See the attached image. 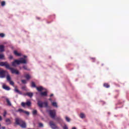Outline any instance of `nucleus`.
Segmentation results:
<instances>
[{"mask_svg":"<svg viewBox=\"0 0 129 129\" xmlns=\"http://www.w3.org/2000/svg\"><path fill=\"white\" fill-rule=\"evenodd\" d=\"M15 123L17 124V125H20L22 128H26L27 127V125L26 124V122L23 121L22 119L20 118H16L15 119Z\"/></svg>","mask_w":129,"mask_h":129,"instance_id":"1","label":"nucleus"},{"mask_svg":"<svg viewBox=\"0 0 129 129\" xmlns=\"http://www.w3.org/2000/svg\"><path fill=\"white\" fill-rule=\"evenodd\" d=\"M8 73V71L0 68V78H5Z\"/></svg>","mask_w":129,"mask_h":129,"instance_id":"2","label":"nucleus"},{"mask_svg":"<svg viewBox=\"0 0 129 129\" xmlns=\"http://www.w3.org/2000/svg\"><path fill=\"white\" fill-rule=\"evenodd\" d=\"M48 113L51 118H55L56 116V111L55 110H50L48 111Z\"/></svg>","mask_w":129,"mask_h":129,"instance_id":"3","label":"nucleus"},{"mask_svg":"<svg viewBox=\"0 0 129 129\" xmlns=\"http://www.w3.org/2000/svg\"><path fill=\"white\" fill-rule=\"evenodd\" d=\"M0 66H2V67L5 66L7 69H9V68H10V64L7 61H6V62H3V61L0 62Z\"/></svg>","mask_w":129,"mask_h":129,"instance_id":"4","label":"nucleus"},{"mask_svg":"<svg viewBox=\"0 0 129 129\" xmlns=\"http://www.w3.org/2000/svg\"><path fill=\"white\" fill-rule=\"evenodd\" d=\"M49 125L52 129H59V127L57 126V125L54 123L53 121H50L49 122Z\"/></svg>","mask_w":129,"mask_h":129,"instance_id":"5","label":"nucleus"},{"mask_svg":"<svg viewBox=\"0 0 129 129\" xmlns=\"http://www.w3.org/2000/svg\"><path fill=\"white\" fill-rule=\"evenodd\" d=\"M9 70H11L12 74H16L17 75H19V71L14 69V68H11L10 67L9 69Z\"/></svg>","mask_w":129,"mask_h":129,"instance_id":"6","label":"nucleus"},{"mask_svg":"<svg viewBox=\"0 0 129 129\" xmlns=\"http://www.w3.org/2000/svg\"><path fill=\"white\" fill-rule=\"evenodd\" d=\"M31 104H32V103L30 101H27V102H22L21 105L23 106V107H25L26 105L27 106H31Z\"/></svg>","mask_w":129,"mask_h":129,"instance_id":"7","label":"nucleus"},{"mask_svg":"<svg viewBox=\"0 0 129 129\" xmlns=\"http://www.w3.org/2000/svg\"><path fill=\"white\" fill-rule=\"evenodd\" d=\"M19 64H26L27 63V60L24 59V58H20V60H18Z\"/></svg>","mask_w":129,"mask_h":129,"instance_id":"8","label":"nucleus"},{"mask_svg":"<svg viewBox=\"0 0 129 129\" xmlns=\"http://www.w3.org/2000/svg\"><path fill=\"white\" fill-rule=\"evenodd\" d=\"M19 60L15 59L13 62H12V66H13L14 67H16V66H17V64L18 65H19Z\"/></svg>","mask_w":129,"mask_h":129,"instance_id":"9","label":"nucleus"},{"mask_svg":"<svg viewBox=\"0 0 129 129\" xmlns=\"http://www.w3.org/2000/svg\"><path fill=\"white\" fill-rule=\"evenodd\" d=\"M43 104H44V102H42V101H40V100L38 101L37 105L41 108H42V107H43Z\"/></svg>","mask_w":129,"mask_h":129,"instance_id":"10","label":"nucleus"},{"mask_svg":"<svg viewBox=\"0 0 129 129\" xmlns=\"http://www.w3.org/2000/svg\"><path fill=\"white\" fill-rule=\"evenodd\" d=\"M14 91L16 93H18V94H22L20 90H19V89H18V87L17 86L15 87Z\"/></svg>","mask_w":129,"mask_h":129,"instance_id":"11","label":"nucleus"},{"mask_svg":"<svg viewBox=\"0 0 129 129\" xmlns=\"http://www.w3.org/2000/svg\"><path fill=\"white\" fill-rule=\"evenodd\" d=\"M25 95H27V96H29V97H30V98H31V97H33L34 94L31 92H27L25 94Z\"/></svg>","mask_w":129,"mask_h":129,"instance_id":"12","label":"nucleus"},{"mask_svg":"<svg viewBox=\"0 0 129 129\" xmlns=\"http://www.w3.org/2000/svg\"><path fill=\"white\" fill-rule=\"evenodd\" d=\"M6 102L9 106H12V103H11V101H10V99L9 98H6Z\"/></svg>","mask_w":129,"mask_h":129,"instance_id":"13","label":"nucleus"},{"mask_svg":"<svg viewBox=\"0 0 129 129\" xmlns=\"http://www.w3.org/2000/svg\"><path fill=\"white\" fill-rule=\"evenodd\" d=\"M5 52V45H0V52Z\"/></svg>","mask_w":129,"mask_h":129,"instance_id":"14","label":"nucleus"},{"mask_svg":"<svg viewBox=\"0 0 129 129\" xmlns=\"http://www.w3.org/2000/svg\"><path fill=\"white\" fill-rule=\"evenodd\" d=\"M3 88L5 89V90H11V88L9 86H6V85H3Z\"/></svg>","mask_w":129,"mask_h":129,"instance_id":"15","label":"nucleus"},{"mask_svg":"<svg viewBox=\"0 0 129 129\" xmlns=\"http://www.w3.org/2000/svg\"><path fill=\"white\" fill-rule=\"evenodd\" d=\"M14 55H15V56H22V54L18 52L17 50H15L14 51Z\"/></svg>","mask_w":129,"mask_h":129,"instance_id":"16","label":"nucleus"},{"mask_svg":"<svg viewBox=\"0 0 129 129\" xmlns=\"http://www.w3.org/2000/svg\"><path fill=\"white\" fill-rule=\"evenodd\" d=\"M41 96H47L48 95L47 92H42L40 93Z\"/></svg>","mask_w":129,"mask_h":129,"instance_id":"17","label":"nucleus"},{"mask_svg":"<svg viewBox=\"0 0 129 129\" xmlns=\"http://www.w3.org/2000/svg\"><path fill=\"white\" fill-rule=\"evenodd\" d=\"M36 89L38 91H42V90H44V89L42 86H40L39 87H36Z\"/></svg>","mask_w":129,"mask_h":129,"instance_id":"18","label":"nucleus"},{"mask_svg":"<svg viewBox=\"0 0 129 129\" xmlns=\"http://www.w3.org/2000/svg\"><path fill=\"white\" fill-rule=\"evenodd\" d=\"M31 87H32L33 88H36L37 86H36V84H35V82H31Z\"/></svg>","mask_w":129,"mask_h":129,"instance_id":"19","label":"nucleus"},{"mask_svg":"<svg viewBox=\"0 0 129 129\" xmlns=\"http://www.w3.org/2000/svg\"><path fill=\"white\" fill-rule=\"evenodd\" d=\"M5 121L7 122V124H11V119L10 118L6 119Z\"/></svg>","mask_w":129,"mask_h":129,"instance_id":"20","label":"nucleus"},{"mask_svg":"<svg viewBox=\"0 0 129 129\" xmlns=\"http://www.w3.org/2000/svg\"><path fill=\"white\" fill-rule=\"evenodd\" d=\"M25 77L27 80H29L30 78H31V76L29 74L25 75Z\"/></svg>","mask_w":129,"mask_h":129,"instance_id":"21","label":"nucleus"},{"mask_svg":"<svg viewBox=\"0 0 129 129\" xmlns=\"http://www.w3.org/2000/svg\"><path fill=\"white\" fill-rule=\"evenodd\" d=\"M7 75V79L8 81H11V76H10V75H9V74H8Z\"/></svg>","mask_w":129,"mask_h":129,"instance_id":"22","label":"nucleus"},{"mask_svg":"<svg viewBox=\"0 0 129 129\" xmlns=\"http://www.w3.org/2000/svg\"><path fill=\"white\" fill-rule=\"evenodd\" d=\"M43 105L44 107H49V105L48 104L47 102H43Z\"/></svg>","mask_w":129,"mask_h":129,"instance_id":"23","label":"nucleus"},{"mask_svg":"<svg viewBox=\"0 0 129 129\" xmlns=\"http://www.w3.org/2000/svg\"><path fill=\"white\" fill-rule=\"evenodd\" d=\"M52 106H54V107H58V105H57V103L56 102H53L52 103Z\"/></svg>","mask_w":129,"mask_h":129,"instance_id":"24","label":"nucleus"},{"mask_svg":"<svg viewBox=\"0 0 129 129\" xmlns=\"http://www.w3.org/2000/svg\"><path fill=\"white\" fill-rule=\"evenodd\" d=\"M80 116L81 118H85V114H84L83 113H81Z\"/></svg>","mask_w":129,"mask_h":129,"instance_id":"25","label":"nucleus"},{"mask_svg":"<svg viewBox=\"0 0 129 129\" xmlns=\"http://www.w3.org/2000/svg\"><path fill=\"white\" fill-rule=\"evenodd\" d=\"M103 86L104 87H105L106 88H109V87H110L109 85H108V84H107V83L104 84Z\"/></svg>","mask_w":129,"mask_h":129,"instance_id":"26","label":"nucleus"},{"mask_svg":"<svg viewBox=\"0 0 129 129\" xmlns=\"http://www.w3.org/2000/svg\"><path fill=\"white\" fill-rule=\"evenodd\" d=\"M23 68L25 70H27V71H30V69H28V67L26 66H23Z\"/></svg>","mask_w":129,"mask_h":129,"instance_id":"27","label":"nucleus"},{"mask_svg":"<svg viewBox=\"0 0 129 129\" xmlns=\"http://www.w3.org/2000/svg\"><path fill=\"white\" fill-rule=\"evenodd\" d=\"M54 119H55V120H56L57 121H59V120H61V117H56L55 118L54 117Z\"/></svg>","mask_w":129,"mask_h":129,"instance_id":"28","label":"nucleus"},{"mask_svg":"<svg viewBox=\"0 0 129 129\" xmlns=\"http://www.w3.org/2000/svg\"><path fill=\"white\" fill-rule=\"evenodd\" d=\"M1 6H2V7H5V6H6V2H5V1L2 2Z\"/></svg>","mask_w":129,"mask_h":129,"instance_id":"29","label":"nucleus"},{"mask_svg":"<svg viewBox=\"0 0 129 129\" xmlns=\"http://www.w3.org/2000/svg\"><path fill=\"white\" fill-rule=\"evenodd\" d=\"M5 58V55L4 54H0V59H3Z\"/></svg>","mask_w":129,"mask_h":129,"instance_id":"30","label":"nucleus"},{"mask_svg":"<svg viewBox=\"0 0 129 129\" xmlns=\"http://www.w3.org/2000/svg\"><path fill=\"white\" fill-rule=\"evenodd\" d=\"M32 113H33V115H36V114H37V110H33Z\"/></svg>","mask_w":129,"mask_h":129,"instance_id":"31","label":"nucleus"},{"mask_svg":"<svg viewBox=\"0 0 129 129\" xmlns=\"http://www.w3.org/2000/svg\"><path fill=\"white\" fill-rule=\"evenodd\" d=\"M66 120L68 121V122H70V118L68 117V116H66Z\"/></svg>","mask_w":129,"mask_h":129,"instance_id":"32","label":"nucleus"},{"mask_svg":"<svg viewBox=\"0 0 129 129\" xmlns=\"http://www.w3.org/2000/svg\"><path fill=\"white\" fill-rule=\"evenodd\" d=\"M9 82H10V84L11 85H12V86H14V85H15V83L13 81H9Z\"/></svg>","mask_w":129,"mask_h":129,"instance_id":"33","label":"nucleus"},{"mask_svg":"<svg viewBox=\"0 0 129 129\" xmlns=\"http://www.w3.org/2000/svg\"><path fill=\"white\" fill-rule=\"evenodd\" d=\"M21 82L23 83V84H26L27 83V81L25 80H22Z\"/></svg>","mask_w":129,"mask_h":129,"instance_id":"34","label":"nucleus"},{"mask_svg":"<svg viewBox=\"0 0 129 129\" xmlns=\"http://www.w3.org/2000/svg\"><path fill=\"white\" fill-rule=\"evenodd\" d=\"M38 125L39 127H43L44 126V125H43V123L41 122L38 123Z\"/></svg>","mask_w":129,"mask_h":129,"instance_id":"35","label":"nucleus"},{"mask_svg":"<svg viewBox=\"0 0 129 129\" xmlns=\"http://www.w3.org/2000/svg\"><path fill=\"white\" fill-rule=\"evenodd\" d=\"M0 37L1 38H4L5 37V34H4V33H0Z\"/></svg>","mask_w":129,"mask_h":129,"instance_id":"36","label":"nucleus"},{"mask_svg":"<svg viewBox=\"0 0 129 129\" xmlns=\"http://www.w3.org/2000/svg\"><path fill=\"white\" fill-rule=\"evenodd\" d=\"M24 113H25L27 115H29V114H30V113L28 111H24Z\"/></svg>","mask_w":129,"mask_h":129,"instance_id":"37","label":"nucleus"},{"mask_svg":"<svg viewBox=\"0 0 129 129\" xmlns=\"http://www.w3.org/2000/svg\"><path fill=\"white\" fill-rule=\"evenodd\" d=\"M26 86H24L22 87V89H23V90H26Z\"/></svg>","mask_w":129,"mask_h":129,"instance_id":"38","label":"nucleus"},{"mask_svg":"<svg viewBox=\"0 0 129 129\" xmlns=\"http://www.w3.org/2000/svg\"><path fill=\"white\" fill-rule=\"evenodd\" d=\"M6 115H7V111L5 110L4 114H3V116H4V117H6Z\"/></svg>","mask_w":129,"mask_h":129,"instance_id":"39","label":"nucleus"},{"mask_svg":"<svg viewBox=\"0 0 129 129\" xmlns=\"http://www.w3.org/2000/svg\"><path fill=\"white\" fill-rule=\"evenodd\" d=\"M18 111H20V112H24V111H25V110H24L22 109H18Z\"/></svg>","mask_w":129,"mask_h":129,"instance_id":"40","label":"nucleus"},{"mask_svg":"<svg viewBox=\"0 0 129 129\" xmlns=\"http://www.w3.org/2000/svg\"><path fill=\"white\" fill-rule=\"evenodd\" d=\"M63 129H68V126H67V125H65L64 126H63Z\"/></svg>","mask_w":129,"mask_h":129,"instance_id":"41","label":"nucleus"},{"mask_svg":"<svg viewBox=\"0 0 129 129\" xmlns=\"http://www.w3.org/2000/svg\"><path fill=\"white\" fill-rule=\"evenodd\" d=\"M91 60H93V62H95V58L94 57H91Z\"/></svg>","mask_w":129,"mask_h":129,"instance_id":"42","label":"nucleus"},{"mask_svg":"<svg viewBox=\"0 0 129 129\" xmlns=\"http://www.w3.org/2000/svg\"><path fill=\"white\" fill-rule=\"evenodd\" d=\"M13 55L9 56V59H10V60H12V59H13Z\"/></svg>","mask_w":129,"mask_h":129,"instance_id":"43","label":"nucleus"},{"mask_svg":"<svg viewBox=\"0 0 129 129\" xmlns=\"http://www.w3.org/2000/svg\"><path fill=\"white\" fill-rule=\"evenodd\" d=\"M3 120V118H2V116H0V121Z\"/></svg>","mask_w":129,"mask_h":129,"instance_id":"44","label":"nucleus"},{"mask_svg":"<svg viewBox=\"0 0 129 129\" xmlns=\"http://www.w3.org/2000/svg\"><path fill=\"white\" fill-rule=\"evenodd\" d=\"M54 95L53 94H50V97H52V96H53Z\"/></svg>","mask_w":129,"mask_h":129,"instance_id":"45","label":"nucleus"},{"mask_svg":"<svg viewBox=\"0 0 129 129\" xmlns=\"http://www.w3.org/2000/svg\"><path fill=\"white\" fill-rule=\"evenodd\" d=\"M49 100L50 101H52V99H51V98H49Z\"/></svg>","mask_w":129,"mask_h":129,"instance_id":"46","label":"nucleus"},{"mask_svg":"<svg viewBox=\"0 0 129 129\" xmlns=\"http://www.w3.org/2000/svg\"><path fill=\"white\" fill-rule=\"evenodd\" d=\"M2 129H6V127H2Z\"/></svg>","mask_w":129,"mask_h":129,"instance_id":"47","label":"nucleus"},{"mask_svg":"<svg viewBox=\"0 0 129 129\" xmlns=\"http://www.w3.org/2000/svg\"><path fill=\"white\" fill-rule=\"evenodd\" d=\"M24 58H27V56L25 55Z\"/></svg>","mask_w":129,"mask_h":129,"instance_id":"48","label":"nucleus"},{"mask_svg":"<svg viewBox=\"0 0 129 129\" xmlns=\"http://www.w3.org/2000/svg\"><path fill=\"white\" fill-rule=\"evenodd\" d=\"M37 19H40V18H38Z\"/></svg>","mask_w":129,"mask_h":129,"instance_id":"49","label":"nucleus"}]
</instances>
